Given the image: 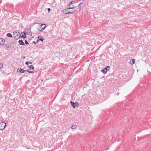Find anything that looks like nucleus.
I'll use <instances>...</instances> for the list:
<instances>
[{"label":"nucleus","instance_id":"nucleus-10","mask_svg":"<svg viewBox=\"0 0 151 151\" xmlns=\"http://www.w3.org/2000/svg\"><path fill=\"white\" fill-rule=\"evenodd\" d=\"M77 127L75 125H73L72 126L71 128L72 129H74L76 128Z\"/></svg>","mask_w":151,"mask_h":151},{"label":"nucleus","instance_id":"nucleus-27","mask_svg":"<svg viewBox=\"0 0 151 151\" xmlns=\"http://www.w3.org/2000/svg\"><path fill=\"white\" fill-rule=\"evenodd\" d=\"M33 43H35H35H36V42H35V41H33Z\"/></svg>","mask_w":151,"mask_h":151},{"label":"nucleus","instance_id":"nucleus-12","mask_svg":"<svg viewBox=\"0 0 151 151\" xmlns=\"http://www.w3.org/2000/svg\"><path fill=\"white\" fill-rule=\"evenodd\" d=\"M26 32H24V34L22 35V37H23L24 38H26Z\"/></svg>","mask_w":151,"mask_h":151},{"label":"nucleus","instance_id":"nucleus-1","mask_svg":"<svg viewBox=\"0 0 151 151\" xmlns=\"http://www.w3.org/2000/svg\"><path fill=\"white\" fill-rule=\"evenodd\" d=\"M6 127V124L3 122L0 123V130H3Z\"/></svg>","mask_w":151,"mask_h":151},{"label":"nucleus","instance_id":"nucleus-5","mask_svg":"<svg viewBox=\"0 0 151 151\" xmlns=\"http://www.w3.org/2000/svg\"><path fill=\"white\" fill-rule=\"evenodd\" d=\"M5 40L2 38H0V44L1 45H3L4 44Z\"/></svg>","mask_w":151,"mask_h":151},{"label":"nucleus","instance_id":"nucleus-28","mask_svg":"<svg viewBox=\"0 0 151 151\" xmlns=\"http://www.w3.org/2000/svg\"><path fill=\"white\" fill-rule=\"evenodd\" d=\"M22 58H24H24H25V57H23V58H22Z\"/></svg>","mask_w":151,"mask_h":151},{"label":"nucleus","instance_id":"nucleus-24","mask_svg":"<svg viewBox=\"0 0 151 151\" xmlns=\"http://www.w3.org/2000/svg\"><path fill=\"white\" fill-rule=\"evenodd\" d=\"M73 3H75L74 2V1H72L71 2V3H70V4H73Z\"/></svg>","mask_w":151,"mask_h":151},{"label":"nucleus","instance_id":"nucleus-3","mask_svg":"<svg viewBox=\"0 0 151 151\" xmlns=\"http://www.w3.org/2000/svg\"><path fill=\"white\" fill-rule=\"evenodd\" d=\"M85 4L83 2L80 3L78 5V6L79 9H81V7H83L85 6Z\"/></svg>","mask_w":151,"mask_h":151},{"label":"nucleus","instance_id":"nucleus-25","mask_svg":"<svg viewBox=\"0 0 151 151\" xmlns=\"http://www.w3.org/2000/svg\"><path fill=\"white\" fill-rule=\"evenodd\" d=\"M43 25H45V24H41L40 26H41V27H42V26Z\"/></svg>","mask_w":151,"mask_h":151},{"label":"nucleus","instance_id":"nucleus-7","mask_svg":"<svg viewBox=\"0 0 151 151\" xmlns=\"http://www.w3.org/2000/svg\"><path fill=\"white\" fill-rule=\"evenodd\" d=\"M18 42L20 45H24V43L22 40H19Z\"/></svg>","mask_w":151,"mask_h":151},{"label":"nucleus","instance_id":"nucleus-4","mask_svg":"<svg viewBox=\"0 0 151 151\" xmlns=\"http://www.w3.org/2000/svg\"><path fill=\"white\" fill-rule=\"evenodd\" d=\"M17 71H19V72L21 73H23L24 72H26V70H24L23 69H21L20 68V69L19 68H18Z\"/></svg>","mask_w":151,"mask_h":151},{"label":"nucleus","instance_id":"nucleus-26","mask_svg":"<svg viewBox=\"0 0 151 151\" xmlns=\"http://www.w3.org/2000/svg\"><path fill=\"white\" fill-rule=\"evenodd\" d=\"M32 63L31 62H29V64H31Z\"/></svg>","mask_w":151,"mask_h":151},{"label":"nucleus","instance_id":"nucleus-23","mask_svg":"<svg viewBox=\"0 0 151 151\" xmlns=\"http://www.w3.org/2000/svg\"><path fill=\"white\" fill-rule=\"evenodd\" d=\"M47 10H48V12H49L50 11V9L48 8L47 9Z\"/></svg>","mask_w":151,"mask_h":151},{"label":"nucleus","instance_id":"nucleus-21","mask_svg":"<svg viewBox=\"0 0 151 151\" xmlns=\"http://www.w3.org/2000/svg\"><path fill=\"white\" fill-rule=\"evenodd\" d=\"M25 44H29L28 42H27V41L26 40H25Z\"/></svg>","mask_w":151,"mask_h":151},{"label":"nucleus","instance_id":"nucleus-20","mask_svg":"<svg viewBox=\"0 0 151 151\" xmlns=\"http://www.w3.org/2000/svg\"><path fill=\"white\" fill-rule=\"evenodd\" d=\"M30 29H28V30H27V32L28 33H29L30 32Z\"/></svg>","mask_w":151,"mask_h":151},{"label":"nucleus","instance_id":"nucleus-19","mask_svg":"<svg viewBox=\"0 0 151 151\" xmlns=\"http://www.w3.org/2000/svg\"><path fill=\"white\" fill-rule=\"evenodd\" d=\"M19 37V36L17 35V36H15V38L16 39H18V38Z\"/></svg>","mask_w":151,"mask_h":151},{"label":"nucleus","instance_id":"nucleus-2","mask_svg":"<svg viewBox=\"0 0 151 151\" xmlns=\"http://www.w3.org/2000/svg\"><path fill=\"white\" fill-rule=\"evenodd\" d=\"M109 68H110L109 66H107L103 69L101 71L103 73H106L107 71L109 70Z\"/></svg>","mask_w":151,"mask_h":151},{"label":"nucleus","instance_id":"nucleus-16","mask_svg":"<svg viewBox=\"0 0 151 151\" xmlns=\"http://www.w3.org/2000/svg\"><path fill=\"white\" fill-rule=\"evenodd\" d=\"M26 72L27 73H26L27 74V73H33L34 72H33V71H29V70H26Z\"/></svg>","mask_w":151,"mask_h":151},{"label":"nucleus","instance_id":"nucleus-6","mask_svg":"<svg viewBox=\"0 0 151 151\" xmlns=\"http://www.w3.org/2000/svg\"><path fill=\"white\" fill-rule=\"evenodd\" d=\"M69 6L70 7L68 9H65L66 10L68 11V10L70 9H74L75 8V7H74V6L73 5H72L71 4H69Z\"/></svg>","mask_w":151,"mask_h":151},{"label":"nucleus","instance_id":"nucleus-11","mask_svg":"<svg viewBox=\"0 0 151 151\" xmlns=\"http://www.w3.org/2000/svg\"><path fill=\"white\" fill-rule=\"evenodd\" d=\"M70 103L72 106L74 108H75V104L72 101H70Z\"/></svg>","mask_w":151,"mask_h":151},{"label":"nucleus","instance_id":"nucleus-9","mask_svg":"<svg viewBox=\"0 0 151 151\" xmlns=\"http://www.w3.org/2000/svg\"><path fill=\"white\" fill-rule=\"evenodd\" d=\"M6 36L9 37H12V35L10 33H8L7 34Z\"/></svg>","mask_w":151,"mask_h":151},{"label":"nucleus","instance_id":"nucleus-15","mask_svg":"<svg viewBox=\"0 0 151 151\" xmlns=\"http://www.w3.org/2000/svg\"><path fill=\"white\" fill-rule=\"evenodd\" d=\"M130 61L132 62V64H134L135 63V60L134 59H132L131 60H130Z\"/></svg>","mask_w":151,"mask_h":151},{"label":"nucleus","instance_id":"nucleus-17","mask_svg":"<svg viewBox=\"0 0 151 151\" xmlns=\"http://www.w3.org/2000/svg\"><path fill=\"white\" fill-rule=\"evenodd\" d=\"M45 27H45H45H44V28H42L41 29H38V30H39L40 31V32H42L43 30L45 29Z\"/></svg>","mask_w":151,"mask_h":151},{"label":"nucleus","instance_id":"nucleus-14","mask_svg":"<svg viewBox=\"0 0 151 151\" xmlns=\"http://www.w3.org/2000/svg\"><path fill=\"white\" fill-rule=\"evenodd\" d=\"M73 11H72V12H70V11H69V12H68L67 13H65V14H73Z\"/></svg>","mask_w":151,"mask_h":151},{"label":"nucleus","instance_id":"nucleus-18","mask_svg":"<svg viewBox=\"0 0 151 151\" xmlns=\"http://www.w3.org/2000/svg\"><path fill=\"white\" fill-rule=\"evenodd\" d=\"M3 67V65L0 63V69H2Z\"/></svg>","mask_w":151,"mask_h":151},{"label":"nucleus","instance_id":"nucleus-29","mask_svg":"<svg viewBox=\"0 0 151 151\" xmlns=\"http://www.w3.org/2000/svg\"><path fill=\"white\" fill-rule=\"evenodd\" d=\"M82 0L83 1H84L85 0Z\"/></svg>","mask_w":151,"mask_h":151},{"label":"nucleus","instance_id":"nucleus-13","mask_svg":"<svg viewBox=\"0 0 151 151\" xmlns=\"http://www.w3.org/2000/svg\"><path fill=\"white\" fill-rule=\"evenodd\" d=\"M40 37H41V36H38V39H39V40L41 41L42 42H43V40H44L43 38H41L39 39Z\"/></svg>","mask_w":151,"mask_h":151},{"label":"nucleus","instance_id":"nucleus-22","mask_svg":"<svg viewBox=\"0 0 151 151\" xmlns=\"http://www.w3.org/2000/svg\"><path fill=\"white\" fill-rule=\"evenodd\" d=\"M25 64L27 65H28L29 64V62H26V63H25Z\"/></svg>","mask_w":151,"mask_h":151},{"label":"nucleus","instance_id":"nucleus-8","mask_svg":"<svg viewBox=\"0 0 151 151\" xmlns=\"http://www.w3.org/2000/svg\"><path fill=\"white\" fill-rule=\"evenodd\" d=\"M28 66L29 68V69L30 70H33L34 69V67L32 65H30L29 66L28 65Z\"/></svg>","mask_w":151,"mask_h":151}]
</instances>
